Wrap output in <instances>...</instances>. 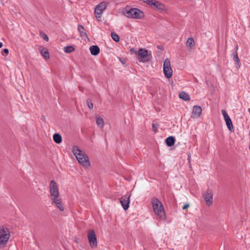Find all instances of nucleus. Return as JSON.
<instances>
[{
  "mask_svg": "<svg viewBox=\"0 0 250 250\" xmlns=\"http://www.w3.org/2000/svg\"><path fill=\"white\" fill-rule=\"evenodd\" d=\"M124 14L127 18L136 19H140L144 17V13L137 8L126 9Z\"/></svg>",
  "mask_w": 250,
  "mask_h": 250,
  "instance_id": "obj_4",
  "label": "nucleus"
},
{
  "mask_svg": "<svg viewBox=\"0 0 250 250\" xmlns=\"http://www.w3.org/2000/svg\"><path fill=\"white\" fill-rule=\"evenodd\" d=\"M144 2L160 11L167 10L164 5L156 0H144Z\"/></svg>",
  "mask_w": 250,
  "mask_h": 250,
  "instance_id": "obj_6",
  "label": "nucleus"
},
{
  "mask_svg": "<svg viewBox=\"0 0 250 250\" xmlns=\"http://www.w3.org/2000/svg\"><path fill=\"white\" fill-rule=\"evenodd\" d=\"M2 46V43L1 42H0V48H1Z\"/></svg>",
  "mask_w": 250,
  "mask_h": 250,
  "instance_id": "obj_35",
  "label": "nucleus"
},
{
  "mask_svg": "<svg viewBox=\"0 0 250 250\" xmlns=\"http://www.w3.org/2000/svg\"><path fill=\"white\" fill-rule=\"evenodd\" d=\"M180 98L184 101H188L190 99V97L188 94L185 92H182L179 93V95Z\"/></svg>",
  "mask_w": 250,
  "mask_h": 250,
  "instance_id": "obj_22",
  "label": "nucleus"
},
{
  "mask_svg": "<svg viewBox=\"0 0 250 250\" xmlns=\"http://www.w3.org/2000/svg\"><path fill=\"white\" fill-rule=\"evenodd\" d=\"M248 111L250 113V108L248 109Z\"/></svg>",
  "mask_w": 250,
  "mask_h": 250,
  "instance_id": "obj_36",
  "label": "nucleus"
},
{
  "mask_svg": "<svg viewBox=\"0 0 250 250\" xmlns=\"http://www.w3.org/2000/svg\"><path fill=\"white\" fill-rule=\"evenodd\" d=\"M222 113L224 117L226 125L229 130L230 131H232V130H233V126L230 117L225 110H222Z\"/></svg>",
  "mask_w": 250,
  "mask_h": 250,
  "instance_id": "obj_13",
  "label": "nucleus"
},
{
  "mask_svg": "<svg viewBox=\"0 0 250 250\" xmlns=\"http://www.w3.org/2000/svg\"><path fill=\"white\" fill-rule=\"evenodd\" d=\"M107 7V3L105 2H102L96 6L95 9V16L97 19L99 21V19L101 17V15L105 10Z\"/></svg>",
  "mask_w": 250,
  "mask_h": 250,
  "instance_id": "obj_8",
  "label": "nucleus"
},
{
  "mask_svg": "<svg viewBox=\"0 0 250 250\" xmlns=\"http://www.w3.org/2000/svg\"><path fill=\"white\" fill-rule=\"evenodd\" d=\"M78 30L80 32V35L83 38H87L88 36L87 34L85 32V29L83 25H79L78 26Z\"/></svg>",
  "mask_w": 250,
  "mask_h": 250,
  "instance_id": "obj_20",
  "label": "nucleus"
},
{
  "mask_svg": "<svg viewBox=\"0 0 250 250\" xmlns=\"http://www.w3.org/2000/svg\"><path fill=\"white\" fill-rule=\"evenodd\" d=\"M3 52L6 54V55H7L8 54V52H9V50L7 48H5L3 50Z\"/></svg>",
  "mask_w": 250,
  "mask_h": 250,
  "instance_id": "obj_33",
  "label": "nucleus"
},
{
  "mask_svg": "<svg viewBox=\"0 0 250 250\" xmlns=\"http://www.w3.org/2000/svg\"><path fill=\"white\" fill-rule=\"evenodd\" d=\"M202 112V109L201 106L198 105L194 106L192 111V117L193 118H199L200 117Z\"/></svg>",
  "mask_w": 250,
  "mask_h": 250,
  "instance_id": "obj_15",
  "label": "nucleus"
},
{
  "mask_svg": "<svg viewBox=\"0 0 250 250\" xmlns=\"http://www.w3.org/2000/svg\"><path fill=\"white\" fill-rule=\"evenodd\" d=\"M131 194H125L120 199V203L124 210H127L129 207L130 197Z\"/></svg>",
  "mask_w": 250,
  "mask_h": 250,
  "instance_id": "obj_12",
  "label": "nucleus"
},
{
  "mask_svg": "<svg viewBox=\"0 0 250 250\" xmlns=\"http://www.w3.org/2000/svg\"><path fill=\"white\" fill-rule=\"evenodd\" d=\"M87 106H88V107L90 109H92L93 108V104L90 101L88 100L87 101Z\"/></svg>",
  "mask_w": 250,
  "mask_h": 250,
  "instance_id": "obj_27",
  "label": "nucleus"
},
{
  "mask_svg": "<svg viewBox=\"0 0 250 250\" xmlns=\"http://www.w3.org/2000/svg\"><path fill=\"white\" fill-rule=\"evenodd\" d=\"M186 45L188 49H192L195 45L194 39L191 37L188 38L186 42Z\"/></svg>",
  "mask_w": 250,
  "mask_h": 250,
  "instance_id": "obj_16",
  "label": "nucleus"
},
{
  "mask_svg": "<svg viewBox=\"0 0 250 250\" xmlns=\"http://www.w3.org/2000/svg\"><path fill=\"white\" fill-rule=\"evenodd\" d=\"M234 60L236 62V67L237 69H238L239 68H240V65H241V62H240V60L238 58V56L236 57L235 58H234Z\"/></svg>",
  "mask_w": 250,
  "mask_h": 250,
  "instance_id": "obj_26",
  "label": "nucleus"
},
{
  "mask_svg": "<svg viewBox=\"0 0 250 250\" xmlns=\"http://www.w3.org/2000/svg\"><path fill=\"white\" fill-rule=\"evenodd\" d=\"M88 239L90 246L94 249L97 246V241L96 235L93 230H90L88 233Z\"/></svg>",
  "mask_w": 250,
  "mask_h": 250,
  "instance_id": "obj_10",
  "label": "nucleus"
},
{
  "mask_svg": "<svg viewBox=\"0 0 250 250\" xmlns=\"http://www.w3.org/2000/svg\"><path fill=\"white\" fill-rule=\"evenodd\" d=\"M49 193L50 197L59 195V188L57 183L54 180H51L50 182Z\"/></svg>",
  "mask_w": 250,
  "mask_h": 250,
  "instance_id": "obj_11",
  "label": "nucleus"
},
{
  "mask_svg": "<svg viewBox=\"0 0 250 250\" xmlns=\"http://www.w3.org/2000/svg\"><path fill=\"white\" fill-rule=\"evenodd\" d=\"M52 201V204H55L56 208H57L60 211H62L64 210V208L62 203V200L60 197V195H54L50 197Z\"/></svg>",
  "mask_w": 250,
  "mask_h": 250,
  "instance_id": "obj_9",
  "label": "nucleus"
},
{
  "mask_svg": "<svg viewBox=\"0 0 250 250\" xmlns=\"http://www.w3.org/2000/svg\"><path fill=\"white\" fill-rule=\"evenodd\" d=\"M111 36L112 39L116 42H118L119 41L120 38H119V36L116 33L112 32Z\"/></svg>",
  "mask_w": 250,
  "mask_h": 250,
  "instance_id": "obj_25",
  "label": "nucleus"
},
{
  "mask_svg": "<svg viewBox=\"0 0 250 250\" xmlns=\"http://www.w3.org/2000/svg\"><path fill=\"white\" fill-rule=\"evenodd\" d=\"M152 127H153V129L154 130V132L156 133V131H157V125H156L155 124H153L152 125Z\"/></svg>",
  "mask_w": 250,
  "mask_h": 250,
  "instance_id": "obj_30",
  "label": "nucleus"
},
{
  "mask_svg": "<svg viewBox=\"0 0 250 250\" xmlns=\"http://www.w3.org/2000/svg\"><path fill=\"white\" fill-rule=\"evenodd\" d=\"M53 140L55 143L60 144L62 141V138L59 134L56 133L53 135Z\"/></svg>",
  "mask_w": 250,
  "mask_h": 250,
  "instance_id": "obj_23",
  "label": "nucleus"
},
{
  "mask_svg": "<svg viewBox=\"0 0 250 250\" xmlns=\"http://www.w3.org/2000/svg\"><path fill=\"white\" fill-rule=\"evenodd\" d=\"M163 70L165 76L167 78H170L172 76L173 71L170 66V61L166 59L163 64Z\"/></svg>",
  "mask_w": 250,
  "mask_h": 250,
  "instance_id": "obj_7",
  "label": "nucleus"
},
{
  "mask_svg": "<svg viewBox=\"0 0 250 250\" xmlns=\"http://www.w3.org/2000/svg\"><path fill=\"white\" fill-rule=\"evenodd\" d=\"M130 52L132 54H137V53H137L136 50L134 48H131L130 50Z\"/></svg>",
  "mask_w": 250,
  "mask_h": 250,
  "instance_id": "obj_29",
  "label": "nucleus"
},
{
  "mask_svg": "<svg viewBox=\"0 0 250 250\" xmlns=\"http://www.w3.org/2000/svg\"><path fill=\"white\" fill-rule=\"evenodd\" d=\"M189 207V204H186L185 205H184V206L183 207V209H186L187 208H188V207Z\"/></svg>",
  "mask_w": 250,
  "mask_h": 250,
  "instance_id": "obj_31",
  "label": "nucleus"
},
{
  "mask_svg": "<svg viewBox=\"0 0 250 250\" xmlns=\"http://www.w3.org/2000/svg\"><path fill=\"white\" fill-rule=\"evenodd\" d=\"M89 50L92 55H97L100 52V48L97 45H92L90 47Z\"/></svg>",
  "mask_w": 250,
  "mask_h": 250,
  "instance_id": "obj_18",
  "label": "nucleus"
},
{
  "mask_svg": "<svg viewBox=\"0 0 250 250\" xmlns=\"http://www.w3.org/2000/svg\"><path fill=\"white\" fill-rule=\"evenodd\" d=\"M175 139L173 136H169L166 140L167 145L168 146H172L174 145Z\"/></svg>",
  "mask_w": 250,
  "mask_h": 250,
  "instance_id": "obj_19",
  "label": "nucleus"
},
{
  "mask_svg": "<svg viewBox=\"0 0 250 250\" xmlns=\"http://www.w3.org/2000/svg\"><path fill=\"white\" fill-rule=\"evenodd\" d=\"M9 229L3 226H0V248H4L10 238Z\"/></svg>",
  "mask_w": 250,
  "mask_h": 250,
  "instance_id": "obj_3",
  "label": "nucleus"
},
{
  "mask_svg": "<svg viewBox=\"0 0 250 250\" xmlns=\"http://www.w3.org/2000/svg\"><path fill=\"white\" fill-rule=\"evenodd\" d=\"M237 47H236V48L234 50V51L232 53L233 58H235L236 57H238V54L237 53Z\"/></svg>",
  "mask_w": 250,
  "mask_h": 250,
  "instance_id": "obj_28",
  "label": "nucleus"
},
{
  "mask_svg": "<svg viewBox=\"0 0 250 250\" xmlns=\"http://www.w3.org/2000/svg\"><path fill=\"white\" fill-rule=\"evenodd\" d=\"M72 151L79 163L83 167L88 168L90 167V163L88 156L85 152L81 150L78 146H73Z\"/></svg>",
  "mask_w": 250,
  "mask_h": 250,
  "instance_id": "obj_1",
  "label": "nucleus"
},
{
  "mask_svg": "<svg viewBox=\"0 0 250 250\" xmlns=\"http://www.w3.org/2000/svg\"><path fill=\"white\" fill-rule=\"evenodd\" d=\"M74 241L75 243H79L78 239L77 238H75Z\"/></svg>",
  "mask_w": 250,
  "mask_h": 250,
  "instance_id": "obj_34",
  "label": "nucleus"
},
{
  "mask_svg": "<svg viewBox=\"0 0 250 250\" xmlns=\"http://www.w3.org/2000/svg\"><path fill=\"white\" fill-rule=\"evenodd\" d=\"M75 50L74 48L72 46H67L64 48V51L65 53H70Z\"/></svg>",
  "mask_w": 250,
  "mask_h": 250,
  "instance_id": "obj_24",
  "label": "nucleus"
},
{
  "mask_svg": "<svg viewBox=\"0 0 250 250\" xmlns=\"http://www.w3.org/2000/svg\"><path fill=\"white\" fill-rule=\"evenodd\" d=\"M204 198L206 204L209 206L212 204L213 193L211 190H207L204 194Z\"/></svg>",
  "mask_w": 250,
  "mask_h": 250,
  "instance_id": "obj_14",
  "label": "nucleus"
},
{
  "mask_svg": "<svg viewBox=\"0 0 250 250\" xmlns=\"http://www.w3.org/2000/svg\"><path fill=\"white\" fill-rule=\"evenodd\" d=\"M96 124L99 127L103 128L104 125V119L100 116H97Z\"/></svg>",
  "mask_w": 250,
  "mask_h": 250,
  "instance_id": "obj_21",
  "label": "nucleus"
},
{
  "mask_svg": "<svg viewBox=\"0 0 250 250\" xmlns=\"http://www.w3.org/2000/svg\"><path fill=\"white\" fill-rule=\"evenodd\" d=\"M151 203L157 219L165 220L166 214L162 203L157 198H153Z\"/></svg>",
  "mask_w": 250,
  "mask_h": 250,
  "instance_id": "obj_2",
  "label": "nucleus"
},
{
  "mask_svg": "<svg viewBox=\"0 0 250 250\" xmlns=\"http://www.w3.org/2000/svg\"><path fill=\"white\" fill-rule=\"evenodd\" d=\"M40 51L42 55L45 60L49 59V54L47 49L41 47L40 48Z\"/></svg>",
  "mask_w": 250,
  "mask_h": 250,
  "instance_id": "obj_17",
  "label": "nucleus"
},
{
  "mask_svg": "<svg viewBox=\"0 0 250 250\" xmlns=\"http://www.w3.org/2000/svg\"><path fill=\"white\" fill-rule=\"evenodd\" d=\"M138 59L140 62H146L149 61L150 54L147 50L141 48L138 53Z\"/></svg>",
  "mask_w": 250,
  "mask_h": 250,
  "instance_id": "obj_5",
  "label": "nucleus"
},
{
  "mask_svg": "<svg viewBox=\"0 0 250 250\" xmlns=\"http://www.w3.org/2000/svg\"><path fill=\"white\" fill-rule=\"evenodd\" d=\"M43 38L44 40H45L46 41H48L49 40L48 37L45 34L43 35Z\"/></svg>",
  "mask_w": 250,
  "mask_h": 250,
  "instance_id": "obj_32",
  "label": "nucleus"
}]
</instances>
